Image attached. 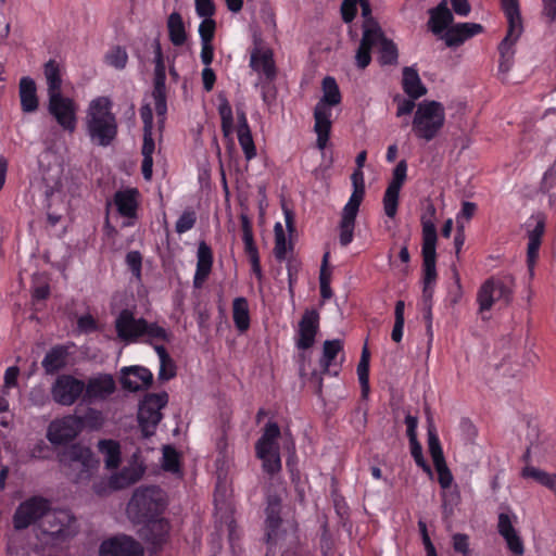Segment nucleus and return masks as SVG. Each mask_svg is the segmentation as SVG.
I'll use <instances>...</instances> for the list:
<instances>
[{"label":"nucleus","instance_id":"obj_39","mask_svg":"<svg viewBox=\"0 0 556 556\" xmlns=\"http://www.w3.org/2000/svg\"><path fill=\"white\" fill-rule=\"evenodd\" d=\"M168 37L170 42L176 46H182L187 40V34L182 17L179 13L173 12L167 20Z\"/></svg>","mask_w":556,"mask_h":556},{"label":"nucleus","instance_id":"obj_4","mask_svg":"<svg viewBox=\"0 0 556 556\" xmlns=\"http://www.w3.org/2000/svg\"><path fill=\"white\" fill-rule=\"evenodd\" d=\"M58 459L66 477L77 484L88 483L99 466L90 448L79 443L60 451Z\"/></svg>","mask_w":556,"mask_h":556},{"label":"nucleus","instance_id":"obj_32","mask_svg":"<svg viewBox=\"0 0 556 556\" xmlns=\"http://www.w3.org/2000/svg\"><path fill=\"white\" fill-rule=\"evenodd\" d=\"M161 467L165 472L181 478L184 476L181 454L170 444L163 445Z\"/></svg>","mask_w":556,"mask_h":556},{"label":"nucleus","instance_id":"obj_31","mask_svg":"<svg viewBox=\"0 0 556 556\" xmlns=\"http://www.w3.org/2000/svg\"><path fill=\"white\" fill-rule=\"evenodd\" d=\"M280 434V428L277 422H267L261 438L255 443V454H263L266 450H280L278 443Z\"/></svg>","mask_w":556,"mask_h":556},{"label":"nucleus","instance_id":"obj_8","mask_svg":"<svg viewBox=\"0 0 556 556\" xmlns=\"http://www.w3.org/2000/svg\"><path fill=\"white\" fill-rule=\"evenodd\" d=\"M429 217L426 215L421 216L422 227V282L424 285H435L437 274V228L433 222L435 216V207L430 204L427 207Z\"/></svg>","mask_w":556,"mask_h":556},{"label":"nucleus","instance_id":"obj_58","mask_svg":"<svg viewBox=\"0 0 556 556\" xmlns=\"http://www.w3.org/2000/svg\"><path fill=\"white\" fill-rule=\"evenodd\" d=\"M409 445H410V454H412L416 465L418 467H420L426 473H428L431 477L432 469L424 457L421 444L418 442V440H410Z\"/></svg>","mask_w":556,"mask_h":556},{"label":"nucleus","instance_id":"obj_49","mask_svg":"<svg viewBox=\"0 0 556 556\" xmlns=\"http://www.w3.org/2000/svg\"><path fill=\"white\" fill-rule=\"evenodd\" d=\"M404 312H405V303H404V301L399 300L395 303V307H394V325H393V329L391 332V339L396 343H400L403 338V330H404V324H405Z\"/></svg>","mask_w":556,"mask_h":556},{"label":"nucleus","instance_id":"obj_63","mask_svg":"<svg viewBox=\"0 0 556 556\" xmlns=\"http://www.w3.org/2000/svg\"><path fill=\"white\" fill-rule=\"evenodd\" d=\"M108 64L116 67L124 68L127 62V53L121 47H115L105 55Z\"/></svg>","mask_w":556,"mask_h":556},{"label":"nucleus","instance_id":"obj_48","mask_svg":"<svg viewBox=\"0 0 556 556\" xmlns=\"http://www.w3.org/2000/svg\"><path fill=\"white\" fill-rule=\"evenodd\" d=\"M521 475L523 478H532L540 484L549 489L554 488L556 483V475H551L532 466L525 467Z\"/></svg>","mask_w":556,"mask_h":556},{"label":"nucleus","instance_id":"obj_18","mask_svg":"<svg viewBox=\"0 0 556 556\" xmlns=\"http://www.w3.org/2000/svg\"><path fill=\"white\" fill-rule=\"evenodd\" d=\"M319 331V314L316 309H306L300 321L296 331L295 345L299 350L311 349Z\"/></svg>","mask_w":556,"mask_h":556},{"label":"nucleus","instance_id":"obj_40","mask_svg":"<svg viewBox=\"0 0 556 556\" xmlns=\"http://www.w3.org/2000/svg\"><path fill=\"white\" fill-rule=\"evenodd\" d=\"M141 341L148 342L154 348L156 343L153 341H169V334L156 323H149L141 317Z\"/></svg>","mask_w":556,"mask_h":556},{"label":"nucleus","instance_id":"obj_9","mask_svg":"<svg viewBox=\"0 0 556 556\" xmlns=\"http://www.w3.org/2000/svg\"><path fill=\"white\" fill-rule=\"evenodd\" d=\"M514 279L510 276H492L486 279L477 293L480 312L490 311L497 302L509 304L513 299Z\"/></svg>","mask_w":556,"mask_h":556},{"label":"nucleus","instance_id":"obj_43","mask_svg":"<svg viewBox=\"0 0 556 556\" xmlns=\"http://www.w3.org/2000/svg\"><path fill=\"white\" fill-rule=\"evenodd\" d=\"M99 451L104 455L108 469L116 468L119 464V446L112 440H101L98 443Z\"/></svg>","mask_w":556,"mask_h":556},{"label":"nucleus","instance_id":"obj_36","mask_svg":"<svg viewBox=\"0 0 556 556\" xmlns=\"http://www.w3.org/2000/svg\"><path fill=\"white\" fill-rule=\"evenodd\" d=\"M232 319L236 328L240 332H245L250 328L249 303L245 298H236L232 302Z\"/></svg>","mask_w":556,"mask_h":556},{"label":"nucleus","instance_id":"obj_21","mask_svg":"<svg viewBox=\"0 0 556 556\" xmlns=\"http://www.w3.org/2000/svg\"><path fill=\"white\" fill-rule=\"evenodd\" d=\"M99 554L100 556H139L136 541L127 535L114 536L102 542Z\"/></svg>","mask_w":556,"mask_h":556},{"label":"nucleus","instance_id":"obj_35","mask_svg":"<svg viewBox=\"0 0 556 556\" xmlns=\"http://www.w3.org/2000/svg\"><path fill=\"white\" fill-rule=\"evenodd\" d=\"M67 348L63 345L53 346L42 359V367L48 375H52L66 365Z\"/></svg>","mask_w":556,"mask_h":556},{"label":"nucleus","instance_id":"obj_30","mask_svg":"<svg viewBox=\"0 0 556 556\" xmlns=\"http://www.w3.org/2000/svg\"><path fill=\"white\" fill-rule=\"evenodd\" d=\"M266 542L267 544H275L278 539V530L281 525L280 517V503L279 501L270 500L266 507Z\"/></svg>","mask_w":556,"mask_h":556},{"label":"nucleus","instance_id":"obj_28","mask_svg":"<svg viewBox=\"0 0 556 556\" xmlns=\"http://www.w3.org/2000/svg\"><path fill=\"white\" fill-rule=\"evenodd\" d=\"M402 87L404 92L412 99H419L427 93L417 70L412 66L403 68Z\"/></svg>","mask_w":556,"mask_h":556},{"label":"nucleus","instance_id":"obj_64","mask_svg":"<svg viewBox=\"0 0 556 556\" xmlns=\"http://www.w3.org/2000/svg\"><path fill=\"white\" fill-rule=\"evenodd\" d=\"M506 542L507 548L515 556H522L525 553V545L518 531H515L506 536H503Z\"/></svg>","mask_w":556,"mask_h":556},{"label":"nucleus","instance_id":"obj_37","mask_svg":"<svg viewBox=\"0 0 556 556\" xmlns=\"http://www.w3.org/2000/svg\"><path fill=\"white\" fill-rule=\"evenodd\" d=\"M321 88L323 97L317 104H321L324 108H330L341 103V92L333 77L326 76L323 79Z\"/></svg>","mask_w":556,"mask_h":556},{"label":"nucleus","instance_id":"obj_16","mask_svg":"<svg viewBox=\"0 0 556 556\" xmlns=\"http://www.w3.org/2000/svg\"><path fill=\"white\" fill-rule=\"evenodd\" d=\"M49 113L65 130L73 132L76 128V106L72 99L62 93L49 97Z\"/></svg>","mask_w":556,"mask_h":556},{"label":"nucleus","instance_id":"obj_42","mask_svg":"<svg viewBox=\"0 0 556 556\" xmlns=\"http://www.w3.org/2000/svg\"><path fill=\"white\" fill-rule=\"evenodd\" d=\"M262 460L263 471L269 476L278 473L281 468L280 450H266L263 454H256Z\"/></svg>","mask_w":556,"mask_h":556},{"label":"nucleus","instance_id":"obj_29","mask_svg":"<svg viewBox=\"0 0 556 556\" xmlns=\"http://www.w3.org/2000/svg\"><path fill=\"white\" fill-rule=\"evenodd\" d=\"M116 330L118 337L126 341H135L139 336V323L135 319L134 313L129 309H123L117 317Z\"/></svg>","mask_w":556,"mask_h":556},{"label":"nucleus","instance_id":"obj_60","mask_svg":"<svg viewBox=\"0 0 556 556\" xmlns=\"http://www.w3.org/2000/svg\"><path fill=\"white\" fill-rule=\"evenodd\" d=\"M442 506L445 511H453V508L460 502V493L457 485L451 486L447 490H442Z\"/></svg>","mask_w":556,"mask_h":556},{"label":"nucleus","instance_id":"obj_53","mask_svg":"<svg viewBox=\"0 0 556 556\" xmlns=\"http://www.w3.org/2000/svg\"><path fill=\"white\" fill-rule=\"evenodd\" d=\"M197 213L193 208H186L175 224V231L182 235L191 230L197 224Z\"/></svg>","mask_w":556,"mask_h":556},{"label":"nucleus","instance_id":"obj_47","mask_svg":"<svg viewBox=\"0 0 556 556\" xmlns=\"http://www.w3.org/2000/svg\"><path fill=\"white\" fill-rule=\"evenodd\" d=\"M356 218L341 214L339 223V242L342 247H348L354 239Z\"/></svg>","mask_w":556,"mask_h":556},{"label":"nucleus","instance_id":"obj_14","mask_svg":"<svg viewBox=\"0 0 556 556\" xmlns=\"http://www.w3.org/2000/svg\"><path fill=\"white\" fill-rule=\"evenodd\" d=\"M38 163L40 181L47 200L53 197L60 198L62 168L56 162L55 154L51 150H46L40 154Z\"/></svg>","mask_w":556,"mask_h":556},{"label":"nucleus","instance_id":"obj_61","mask_svg":"<svg viewBox=\"0 0 556 556\" xmlns=\"http://www.w3.org/2000/svg\"><path fill=\"white\" fill-rule=\"evenodd\" d=\"M433 465L438 472V482H439L441 489L442 490L450 489L453 484L454 478H453V475H452L450 468L446 465V462L444 460V462L435 463Z\"/></svg>","mask_w":556,"mask_h":556},{"label":"nucleus","instance_id":"obj_12","mask_svg":"<svg viewBox=\"0 0 556 556\" xmlns=\"http://www.w3.org/2000/svg\"><path fill=\"white\" fill-rule=\"evenodd\" d=\"M50 510L51 504L47 498L42 496L29 497L17 506L13 515V527L17 531L27 529L45 518Z\"/></svg>","mask_w":556,"mask_h":556},{"label":"nucleus","instance_id":"obj_23","mask_svg":"<svg viewBox=\"0 0 556 556\" xmlns=\"http://www.w3.org/2000/svg\"><path fill=\"white\" fill-rule=\"evenodd\" d=\"M116 389L113 377L109 374H100L91 377L85 383V396L89 400H104L111 395Z\"/></svg>","mask_w":556,"mask_h":556},{"label":"nucleus","instance_id":"obj_25","mask_svg":"<svg viewBox=\"0 0 556 556\" xmlns=\"http://www.w3.org/2000/svg\"><path fill=\"white\" fill-rule=\"evenodd\" d=\"M114 202L118 213L128 218V222L123 224L124 227L134 224V219L137 215V189H128L124 191H117L114 197Z\"/></svg>","mask_w":556,"mask_h":556},{"label":"nucleus","instance_id":"obj_22","mask_svg":"<svg viewBox=\"0 0 556 556\" xmlns=\"http://www.w3.org/2000/svg\"><path fill=\"white\" fill-rule=\"evenodd\" d=\"M213 251L212 248L205 242L200 241L197 251V267L193 277L194 288H202L203 283L207 280L213 268Z\"/></svg>","mask_w":556,"mask_h":556},{"label":"nucleus","instance_id":"obj_34","mask_svg":"<svg viewBox=\"0 0 556 556\" xmlns=\"http://www.w3.org/2000/svg\"><path fill=\"white\" fill-rule=\"evenodd\" d=\"M141 121L143 123V143L141 146V154L153 155L155 142L152 134L153 114L150 105H141Z\"/></svg>","mask_w":556,"mask_h":556},{"label":"nucleus","instance_id":"obj_10","mask_svg":"<svg viewBox=\"0 0 556 556\" xmlns=\"http://www.w3.org/2000/svg\"><path fill=\"white\" fill-rule=\"evenodd\" d=\"M154 47V87L152 97L154 100V109L157 117L159 130L162 131L167 113L166 102V67L161 43L157 39L153 42Z\"/></svg>","mask_w":556,"mask_h":556},{"label":"nucleus","instance_id":"obj_17","mask_svg":"<svg viewBox=\"0 0 556 556\" xmlns=\"http://www.w3.org/2000/svg\"><path fill=\"white\" fill-rule=\"evenodd\" d=\"M80 431V418L68 415L53 420L47 431V439L52 444H63L76 438Z\"/></svg>","mask_w":556,"mask_h":556},{"label":"nucleus","instance_id":"obj_26","mask_svg":"<svg viewBox=\"0 0 556 556\" xmlns=\"http://www.w3.org/2000/svg\"><path fill=\"white\" fill-rule=\"evenodd\" d=\"M448 2H439V5L429 11L430 17L428 21L429 29L437 36H442L453 23V13L447 8Z\"/></svg>","mask_w":556,"mask_h":556},{"label":"nucleus","instance_id":"obj_7","mask_svg":"<svg viewBox=\"0 0 556 556\" xmlns=\"http://www.w3.org/2000/svg\"><path fill=\"white\" fill-rule=\"evenodd\" d=\"M445 124V109L441 102L424 100L415 111L412 130L416 138L429 142L442 130Z\"/></svg>","mask_w":556,"mask_h":556},{"label":"nucleus","instance_id":"obj_50","mask_svg":"<svg viewBox=\"0 0 556 556\" xmlns=\"http://www.w3.org/2000/svg\"><path fill=\"white\" fill-rule=\"evenodd\" d=\"M543 227L538 225L532 231L528 242L527 262L530 269H532L536 258L539 257V249L541 245V236Z\"/></svg>","mask_w":556,"mask_h":556},{"label":"nucleus","instance_id":"obj_44","mask_svg":"<svg viewBox=\"0 0 556 556\" xmlns=\"http://www.w3.org/2000/svg\"><path fill=\"white\" fill-rule=\"evenodd\" d=\"M275 231V248L274 254L278 262H282L287 257V253L293 250L291 242H287L286 233L280 223H276L274 227Z\"/></svg>","mask_w":556,"mask_h":556},{"label":"nucleus","instance_id":"obj_27","mask_svg":"<svg viewBox=\"0 0 556 556\" xmlns=\"http://www.w3.org/2000/svg\"><path fill=\"white\" fill-rule=\"evenodd\" d=\"M22 111L25 113L35 112L38 109L37 87L33 78L22 77L18 85Z\"/></svg>","mask_w":556,"mask_h":556},{"label":"nucleus","instance_id":"obj_54","mask_svg":"<svg viewBox=\"0 0 556 556\" xmlns=\"http://www.w3.org/2000/svg\"><path fill=\"white\" fill-rule=\"evenodd\" d=\"M364 195H365V190H362V188L353 189V192H352L349 201L346 202V204L344 205V207L342 210V214L356 218L358 211H359V206L364 199Z\"/></svg>","mask_w":556,"mask_h":556},{"label":"nucleus","instance_id":"obj_1","mask_svg":"<svg viewBox=\"0 0 556 556\" xmlns=\"http://www.w3.org/2000/svg\"><path fill=\"white\" fill-rule=\"evenodd\" d=\"M168 503V494L161 486H141V556L144 549L155 554L167 543L170 522L164 513Z\"/></svg>","mask_w":556,"mask_h":556},{"label":"nucleus","instance_id":"obj_5","mask_svg":"<svg viewBox=\"0 0 556 556\" xmlns=\"http://www.w3.org/2000/svg\"><path fill=\"white\" fill-rule=\"evenodd\" d=\"M152 383V371L141 366V438L154 434L163 419L162 409L168 404L166 391L159 393L144 392L151 388Z\"/></svg>","mask_w":556,"mask_h":556},{"label":"nucleus","instance_id":"obj_19","mask_svg":"<svg viewBox=\"0 0 556 556\" xmlns=\"http://www.w3.org/2000/svg\"><path fill=\"white\" fill-rule=\"evenodd\" d=\"M483 33V26L478 23H458L451 26L441 36L446 47L457 48L468 39Z\"/></svg>","mask_w":556,"mask_h":556},{"label":"nucleus","instance_id":"obj_11","mask_svg":"<svg viewBox=\"0 0 556 556\" xmlns=\"http://www.w3.org/2000/svg\"><path fill=\"white\" fill-rule=\"evenodd\" d=\"M344 343L340 339L326 340L323 344V354L319 359L320 372H312V379L317 381V394L323 391V375L338 376L344 361Z\"/></svg>","mask_w":556,"mask_h":556},{"label":"nucleus","instance_id":"obj_24","mask_svg":"<svg viewBox=\"0 0 556 556\" xmlns=\"http://www.w3.org/2000/svg\"><path fill=\"white\" fill-rule=\"evenodd\" d=\"M314 131L317 135L316 146L319 150H324L329 141L331 131V109L316 104L314 109Z\"/></svg>","mask_w":556,"mask_h":556},{"label":"nucleus","instance_id":"obj_55","mask_svg":"<svg viewBox=\"0 0 556 556\" xmlns=\"http://www.w3.org/2000/svg\"><path fill=\"white\" fill-rule=\"evenodd\" d=\"M239 144L244 153L247 161H251L256 156V148L251 130L237 131Z\"/></svg>","mask_w":556,"mask_h":556},{"label":"nucleus","instance_id":"obj_46","mask_svg":"<svg viewBox=\"0 0 556 556\" xmlns=\"http://www.w3.org/2000/svg\"><path fill=\"white\" fill-rule=\"evenodd\" d=\"M328 261H329V252H326L323 256L320 271H319V291H320V296L324 300H329L333 295L332 289L330 287L331 270L328 267Z\"/></svg>","mask_w":556,"mask_h":556},{"label":"nucleus","instance_id":"obj_51","mask_svg":"<svg viewBox=\"0 0 556 556\" xmlns=\"http://www.w3.org/2000/svg\"><path fill=\"white\" fill-rule=\"evenodd\" d=\"M428 448L433 464L445 460L437 429L432 425L428 428Z\"/></svg>","mask_w":556,"mask_h":556},{"label":"nucleus","instance_id":"obj_62","mask_svg":"<svg viewBox=\"0 0 556 556\" xmlns=\"http://www.w3.org/2000/svg\"><path fill=\"white\" fill-rule=\"evenodd\" d=\"M357 376L361 384L362 397L367 399L369 394V363L366 361H359L357 365Z\"/></svg>","mask_w":556,"mask_h":556},{"label":"nucleus","instance_id":"obj_52","mask_svg":"<svg viewBox=\"0 0 556 556\" xmlns=\"http://www.w3.org/2000/svg\"><path fill=\"white\" fill-rule=\"evenodd\" d=\"M400 191L401 190L394 189L391 187H387V189L384 191L382 203H383L384 214L389 218H394L396 216L397 207H399Z\"/></svg>","mask_w":556,"mask_h":556},{"label":"nucleus","instance_id":"obj_13","mask_svg":"<svg viewBox=\"0 0 556 556\" xmlns=\"http://www.w3.org/2000/svg\"><path fill=\"white\" fill-rule=\"evenodd\" d=\"M41 529L53 540L65 541L77 534L78 525L68 510H50L45 516Z\"/></svg>","mask_w":556,"mask_h":556},{"label":"nucleus","instance_id":"obj_57","mask_svg":"<svg viewBox=\"0 0 556 556\" xmlns=\"http://www.w3.org/2000/svg\"><path fill=\"white\" fill-rule=\"evenodd\" d=\"M407 178V162L400 161L392 172V179L388 187L401 190Z\"/></svg>","mask_w":556,"mask_h":556},{"label":"nucleus","instance_id":"obj_33","mask_svg":"<svg viewBox=\"0 0 556 556\" xmlns=\"http://www.w3.org/2000/svg\"><path fill=\"white\" fill-rule=\"evenodd\" d=\"M154 350L160 361L157 380L165 382L175 378L177 375V366L166 348L163 344H155Z\"/></svg>","mask_w":556,"mask_h":556},{"label":"nucleus","instance_id":"obj_38","mask_svg":"<svg viewBox=\"0 0 556 556\" xmlns=\"http://www.w3.org/2000/svg\"><path fill=\"white\" fill-rule=\"evenodd\" d=\"M43 74L47 80L48 97L61 94L62 78L60 66L54 60H49L43 67Z\"/></svg>","mask_w":556,"mask_h":556},{"label":"nucleus","instance_id":"obj_59","mask_svg":"<svg viewBox=\"0 0 556 556\" xmlns=\"http://www.w3.org/2000/svg\"><path fill=\"white\" fill-rule=\"evenodd\" d=\"M80 418V427L84 425L85 427L97 430L100 429L104 422V417L101 412L89 408L87 413Z\"/></svg>","mask_w":556,"mask_h":556},{"label":"nucleus","instance_id":"obj_2","mask_svg":"<svg viewBox=\"0 0 556 556\" xmlns=\"http://www.w3.org/2000/svg\"><path fill=\"white\" fill-rule=\"evenodd\" d=\"M86 128L92 143L108 147L115 139L117 123L111 112V101L106 97L92 100L86 113Z\"/></svg>","mask_w":556,"mask_h":556},{"label":"nucleus","instance_id":"obj_3","mask_svg":"<svg viewBox=\"0 0 556 556\" xmlns=\"http://www.w3.org/2000/svg\"><path fill=\"white\" fill-rule=\"evenodd\" d=\"M378 46V60L381 65H394L397 63L399 50L396 45L388 39L378 23L367 27L356 51V65L364 70L371 62V49Z\"/></svg>","mask_w":556,"mask_h":556},{"label":"nucleus","instance_id":"obj_41","mask_svg":"<svg viewBox=\"0 0 556 556\" xmlns=\"http://www.w3.org/2000/svg\"><path fill=\"white\" fill-rule=\"evenodd\" d=\"M139 479V469L136 467L124 468L121 472L112 476L109 486L112 490H122L135 483Z\"/></svg>","mask_w":556,"mask_h":556},{"label":"nucleus","instance_id":"obj_20","mask_svg":"<svg viewBox=\"0 0 556 556\" xmlns=\"http://www.w3.org/2000/svg\"><path fill=\"white\" fill-rule=\"evenodd\" d=\"M250 67L263 74L267 84H271L277 77L274 53L270 49L255 48L251 53Z\"/></svg>","mask_w":556,"mask_h":556},{"label":"nucleus","instance_id":"obj_45","mask_svg":"<svg viewBox=\"0 0 556 556\" xmlns=\"http://www.w3.org/2000/svg\"><path fill=\"white\" fill-rule=\"evenodd\" d=\"M218 114L220 117V127L225 137H228L233 131V114L232 108L225 97L219 98Z\"/></svg>","mask_w":556,"mask_h":556},{"label":"nucleus","instance_id":"obj_56","mask_svg":"<svg viewBox=\"0 0 556 556\" xmlns=\"http://www.w3.org/2000/svg\"><path fill=\"white\" fill-rule=\"evenodd\" d=\"M121 384L124 390L136 392L139 390V384L137 381L130 380L129 376L132 375L136 378H139V366H129L124 367L121 371Z\"/></svg>","mask_w":556,"mask_h":556},{"label":"nucleus","instance_id":"obj_6","mask_svg":"<svg viewBox=\"0 0 556 556\" xmlns=\"http://www.w3.org/2000/svg\"><path fill=\"white\" fill-rule=\"evenodd\" d=\"M502 10L507 20V33L497 47L500 53L498 71L507 73L514 63L515 45L523 33V21L519 2H502Z\"/></svg>","mask_w":556,"mask_h":556},{"label":"nucleus","instance_id":"obj_15","mask_svg":"<svg viewBox=\"0 0 556 556\" xmlns=\"http://www.w3.org/2000/svg\"><path fill=\"white\" fill-rule=\"evenodd\" d=\"M85 391V382L71 375H61L51 388V394L58 404L70 406L74 404Z\"/></svg>","mask_w":556,"mask_h":556}]
</instances>
